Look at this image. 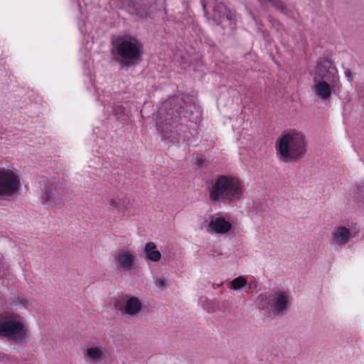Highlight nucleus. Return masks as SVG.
<instances>
[{
  "label": "nucleus",
  "mask_w": 364,
  "mask_h": 364,
  "mask_svg": "<svg viewBox=\"0 0 364 364\" xmlns=\"http://www.w3.org/2000/svg\"><path fill=\"white\" fill-rule=\"evenodd\" d=\"M275 149L278 159L282 161L297 162L306 152L305 135L296 129L286 131L276 141Z\"/></svg>",
  "instance_id": "nucleus-1"
},
{
  "label": "nucleus",
  "mask_w": 364,
  "mask_h": 364,
  "mask_svg": "<svg viewBox=\"0 0 364 364\" xmlns=\"http://www.w3.org/2000/svg\"><path fill=\"white\" fill-rule=\"evenodd\" d=\"M244 192L245 187L240 178L235 175H219L213 181L208 196L213 202L232 203L239 200Z\"/></svg>",
  "instance_id": "nucleus-2"
},
{
  "label": "nucleus",
  "mask_w": 364,
  "mask_h": 364,
  "mask_svg": "<svg viewBox=\"0 0 364 364\" xmlns=\"http://www.w3.org/2000/svg\"><path fill=\"white\" fill-rule=\"evenodd\" d=\"M341 87L336 68L329 62L318 65L314 76L312 91L321 100H328Z\"/></svg>",
  "instance_id": "nucleus-3"
},
{
  "label": "nucleus",
  "mask_w": 364,
  "mask_h": 364,
  "mask_svg": "<svg viewBox=\"0 0 364 364\" xmlns=\"http://www.w3.org/2000/svg\"><path fill=\"white\" fill-rule=\"evenodd\" d=\"M27 333L28 329L22 316L17 314L0 316V337L21 342L26 338Z\"/></svg>",
  "instance_id": "nucleus-4"
},
{
  "label": "nucleus",
  "mask_w": 364,
  "mask_h": 364,
  "mask_svg": "<svg viewBox=\"0 0 364 364\" xmlns=\"http://www.w3.org/2000/svg\"><path fill=\"white\" fill-rule=\"evenodd\" d=\"M22 176L14 166L0 168V199H9L19 193Z\"/></svg>",
  "instance_id": "nucleus-5"
},
{
  "label": "nucleus",
  "mask_w": 364,
  "mask_h": 364,
  "mask_svg": "<svg viewBox=\"0 0 364 364\" xmlns=\"http://www.w3.org/2000/svg\"><path fill=\"white\" fill-rule=\"evenodd\" d=\"M117 54L121 58V64L129 65L139 61L143 53V44L131 36L122 37L116 46Z\"/></svg>",
  "instance_id": "nucleus-6"
},
{
  "label": "nucleus",
  "mask_w": 364,
  "mask_h": 364,
  "mask_svg": "<svg viewBox=\"0 0 364 364\" xmlns=\"http://www.w3.org/2000/svg\"><path fill=\"white\" fill-rule=\"evenodd\" d=\"M114 306L122 314L128 317H134L139 314L142 309V303L136 296L126 295L117 300Z\"/></svg>",
  "instance_id": "nucleus-7"
},
{
  "label": "nucleus",
  "mask_w": 364,
  "mask_h": 364,
  "mask_svg": "<svg viewBox=\"0 0 364 364\" xmlns=\"http://www.w3.org/2000/svg\"><path fill=\"white\" fill-rule=\"evenodd\" d=\"M136 255L130 250H121L116 258V264L120 269L124 271L132 270L136 264Z\"/></svg>",
  "instance_id": "nucleus-8"
},
{
  "label": "nucleus",
  "mask_w": 364,
  "mask_h": 364,
  "mask_svg": "<svg viewBox=\"0 0 364 364\" xmlns=\"http://www.w3.org/2000/svg\"><path fill=\"white\" fill-rule=\"evenodd\" d=\"M62 193V189L57 184L48 183L44 188L41 199L44 203L54 205L61 200Z\"/></svg>",
  "instance_id": "nucleus-9"
},
{
  "label": "nucleus",
  "mask_w": 364,
  "mask_h": 364,
  "mask_svg": "<svg viewBox=\"0 0 364 364\" xmlns=\"http://www.w3.org/2000/svg\"><path fill=\"white\" fill-rule=\"evenodd\" d=\"M232 228L231 223L223 216H213L207 226L210 233L223 235Z\"/></svg>",
  "instance_id": "nucleus-10"
},
{
  "label": "nucleus",
  "mask_w": 364,
  "mask_h": 364,
  "mask_svg": "<svg viewBox=\"0 0 364 364\" xmlns=\"http://www.w3.org/2000/svg\"><path fill=\"white\" fill-rule=\"evenodd\" d=\"M289 301L287 295L277 292L269 298L267 308L274 314H280L287 309Z\"/></svg>",
  "instance_id": "nucleus-11"
},
{
  "label": "nucleus",
  "mask_w": 364,
  "mask_h": 364,
  "mask_svg": "<svg viewBox=\"0 0 364 364\" xmlns=\"http://www.w3.org/2000/svg\"><path fill=\"white\" fill-rule=\"evenodd\" d=\"M105 348L100 344H90L83 350V355L86 360L90 362H99L104 358Z\"/></svg>",
  "instance_id": "nucleus-12"
},
{
  "label": "nucleus",
  "mask_w": 364,
  "mask_h": 364,
  "mask_svg": "<svg viewBox=\"0 0 364 364\" xmlns=\"http://www.w3.org/2000/svg\"><path fill=\"white\" fill-rule=\"evenodd\" d=\"M350 238V231L344 226H340L332 232V244L343 247L346 245Z\"/></svg>",
  "instance_id": "nucleus-13"
},
{
  "label": "nucleus",
  "mask_w": 364,
  "mask_h": 364,
  "mask_svg": "<svg viewBox=\"0 0 364 364\" xmlns=\"http://www.w3.org/2000/svg\"><path fill=\"white\" fill-rule=\"evenodd\" d=\"M214 18L220 23L223 22L225 18L233 21L235 18V14L225 4H220L214 8Z\"/></svg>",
  "instance_id": "nucleus-14"
},
{
  "label": "nucleus",
  "mask_w": 364,
  "mask_h": 364,
  "mask_svg": "<svg viewBox=\"0 0 364 364\" xmlns=\"http://www.w3.org/2000/svg\"><path fill=\"white\" fill-rule=\"evenodd\" d=\"M146 259L149 261L158 262L161 260L162 255L154 242H147L144 248Z\"/></svg>",
  "instance_id": "nucleus-15"
},
{
  "label": "nucleus",
  "mask_w": 364,
  "mask_h": 364,
  "mask_svg": "<svg viewBox=\"0 0 364 364\" xmlns=\"http://www.w3.org/2000/svg\"><path fill=\"white\" fill-rule=\"evenodd\" d=\"M230 288L233 290L250 289L251 284L245 277L239 276L231 282Z\"/></svg>",
  "instance_id": "nucleus-16"
},
{
  "label": "nucleus",
  "mask_w": 364,
  "mask_h": 364,
  "mask_svg": "<svg viewBox=\"0 0 364 364\" xmlns=\"http://www.w3.org/2000/svg\"><path fill=\"white\" fill-rule=\"evenodd\" d=\"M109 205L112 210H119L122 205V200L119 198H113L109 200Z\"/></svg>",
  "instance_id": "nucleus-17"
},
{
  "label": "nucleus",
  "mask_w": 364,
  "mask_h": 364,
  "mask_svg": "<svg viewBox=\"0 0 364 364\" xmlns=\"http://www.w3.org/2000/svg\"><path fill=\"white\" fill-rule=\"evenodd\" d=\"M356 197L358 199L364 201V185H360L357 187Z\"/></svg>",
  "instance_id": "nucleus-18"
},
{
  "label": "nucleus",
  "mask_w": 364,
  "mask_h": 364,
  "mask_svg": "<svg viewBox=\"0 0 364 364\" xmlns=\"http://www.w3.org/2000/svg\"><path fill=\"white\" fill-rule=\"evenodd\" d=\"M156 286H158L159 288H163L166 285V282L164 279L159 278L156 282Z\"/></svg>",
  "instance_id": "nucleus-19"
},
{
  "label": "nucleus",
  "mask_w": 364,
  "mask_h": 364,
  "mask_svg": "<svg viewBox=\"0 0 364 364\" xmlns=\"http://www.w3.org/2000/svg\"><path fill=\"white\" fill-rule=\"evenodd\" d=\"M271 1H272V3L278 8L282 9H283V6H282V3L280 1V0H270Z\"/></svg>",
  "instance_id": "nucleus-20"
},
{
  "label": "nucleus",
  "mask_w": 364,
  "mask_h": 364,
  "mask_svg": "<svg viewBox=\"0 0 364 364\" xmlns=\"http://www.w3.org/2000/svg\"><path fill=\"white\" fill-rule=\"evenodd\" d=\"M345 73V75L346 77H348V80H352V74H351V72L349 70H347L344 72Z\"/></svg>",
  "instance_id": "nucleus-21"
},
{
  "label": "nucleus",
  "mask_w": 364,
  "mask_h": 364,
  "mask_svg": "<svg viewBox=\"0 0 364 364\" xmlns=\"http://www.w3.org/2000/svg\"><path fill=\"white\" fill-rule=\"evenodd\" d=\"M205 308L207 309V310H208V311H213V309H209V308H208V307H205Z\"/></svg>",
  "instance_id": "nucleus-22"
}]
</instances>
